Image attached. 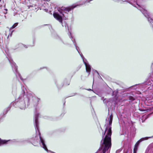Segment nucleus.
Returning a JSON list of instances; mask_svg holds the SVG:
<instances>
[{"label": "nucleus", "mask_w": 153, "mask_h": 153, "mask_svg": "<svg viewBox=\"0 0 153 153\" xmlns=\"http://www.w3.org/2000/svg\"><path fill=\"white\" fill-rule=\"evenodd\" d=\"M144 111V110H141V111Z\"/></svg>", "instance_id": "a211bd4d"}, {"label": "nucleus", "mask_w": 153, "mask_h": 153, "mask_svg": "<svg viewBox=\"0 0 153 153\" xmlns=\"http://www.w3.org/2000/svg\"><path fill=\"white\" fill-rule=\"evenodd\" d=\"M86 70L87 72H90L91 71V68L89 65L87 64L86 62L85 63Z\"/></svg>", "instance_id": "423d86ee"}, {"label": "nucleus", "mask_w": 153, "mask_h": 153, "mask_svg": "<svg viewBox=\"0 0 153 153\" xmlns=\"http://www.w3.org/2000/svg\"><path fill=\"white\" fill-rule=\"evenodd\" d=\"M7 141L5 140H2L0 138V145L4 144L7 142Z\"/></svg>", "instance_id": "1a4fd4ad"}, {"label": "nucleus", "mask_w": 153, "mask_h": 153, "mask_svg": "<svg viewBox=\"0 0 153 153\" xmlns=\"http://www.w3.org/2000/svg\"><path fill=\"white\" fill-rule=\"evenodd\" d=\"M107 129H108V128H107L105 129V131L104 134H105V133L106 131V130H107Z\"/></svg>", "instance_id": "f3484780"}, {"label": "nucleus", "mask_w": 153, "mask_h": 153, "mask_svg": "<svg viewBox=\"0 0 153 153\" xmlns=\"http://www.w3.org/2000/svg\"><path fill=\"white\" fill-rule=\"evenodd\" d=\"M113 119V116L111 115L110 116L109 120V121L108 124L110 126H111L112 123Z\"/></svg>", "instance_id": "6e6552de"}, {"label": "nucleus", "mask_w": 153, "mask_h": 153, "mask_svg": "<svg viewBox=\"0 0 153 153\" xmlns=\"http://www.w3.org/2000/svg\"><path fill=\"white\" fill-rule=\"evenodd\" d=\"M111 137H108L105 136L102 143L101 148L99 149V151H102L101 153H105L106 151L111 149Z\"/></svg>", "instance_id": "f257e3e1"}, {"label": "nucleus", "mask_w": 153, "mask_h": 153, "mask_svg": "<svg viewBox=\"0 0 153 153\" xmlns=\"http://www.w3.org/2000/svg\"><path fill=\"white\" fill-rule=\"evenodd\" d=\"M18 25L17 23H15L11 27H10V29H12L13 28H15Z\"/></svg>", "instance_id": "9d476101"}, {"label": "nucleus", "mask_w": 153, "mask_h": 153, "mask_svg": "<svg viewBox=\"0 0 153 153\" xmlns=\"http://www.w3.org/2000/svg\"><path fill=\"white\" fill-rule=\"evenodd\" d=\"M76 5H75L70 6L68 7H61L60 10H58V11L60 13L62 14L63 16H64V15L62 13V11H64L65 12H69L76 7Z\"/></svg>", "instance_id": "f03ea898"}, {"label": "nucleus", "mask_w": 153, "mask_h": 153, "mask_svg": "<svg viewBox=\"0 0 153 153\" xmlns=\"http://www.w3.org/2000/svg\"><path fill=\"white\" fill-rule=\"evenodd\" d=\"M148 19L149 21L151 23H153V20L150 18H148Z\"/></svg>", "instance_id": "ddd939ff"}, {"label": "nucleus", "mask_w": 153, "mask_h": 153, "mask_svg": "<svg viewBox=\"0 0 153 153\" xmlns=\"http://www.w3.org/2000/svg\"><path fill=\"white\" fill-rule=\"evenodd\" d=\"M54 18L59 21L61 24H62V17L59 15L57 13H53Z\"/></svg>", "instance_id": "7ed1b4c3"}, {"label": "nucleus", "mask_w": 153, "mask_h": 153, "mask_svg": "<svg viewBox=\"0 0 153 153\" xmlns=\"http://www.w3.org/2000/svg\"><path fill=\"white\" fill-rule=\"evenodd\" d=\"M131 153H132V152H131Z\"/></svg>", "instance_id": "6ab92c4d"}, {"label": "nucleus", "mask_w": 153, "mask_h": 153, "mask_svg": "<svg viewBox=\"0 0 153 153\" xmlns=\"http://www.w3.org/2000/svg\"><path fill=\"white\" fill-rule=\"evenodd\" d=\"M111 127L110 126L108 128L107 133L106 136H107L108 137H111Z\"/></svg>", "instance_id": "39448f33"}, {"label": "nucleus", "mask_w": 153, "mask_h": 153, "mask_svg": "<svg viewBox=\"0 0 153 153\" xmlns=\"http://www.w3.org/2000/svg\"><path fill=\"white\" fill-rule=\"evenodd\" d=\"M140 143V141H138L135 144V145L134 148V150H137V149L138 147V145H139Z\"/></svg>", "instance_id": "0eeeda50"}, {"label": "nucleus", "mask_w": 153, "mask_h": 153, "mask_svg": "<svg viewBox=\"0 0 153 153\" xmlns=\"http://www.w3.org/2000/svg\"><path fill=\"white\" fill-rule=\"evenodd\" d=\"M128 150H127L126 151H124L123 153H128Z\"/></svg>", "instance_id": "2eb2a0df"}, {"label": "nucleus", "mask_w": 153, "mask_h": 153, "mask_svg": "<svg viewBox=\"0 0 153 153\" xmlns=\"http://www.w3.org/2000/svg\"><path fill=\"white\" fill-rule=\"evenodd\" d=\"M38 132H39V138L40 139V137H41V133L39 131H38Z\"/></svg>", "instance_id": "4468645a"}, {"label": "nucleus", "mask_w": 153, "mask_h": 153, "mask_svg": "<svg viewBox=\"0 0 153 153\" xmlns=\"http://www.w3.org/2000/svg\"><path fill=\"white\" fill-rule=\"evenodd\" d=\"M144 11L146 12L145 13H146V14H145L144 13L145 16H147L148 17H149V16H150L149 13H148V12H147V11L146 10H145L144 9Z\"/></svg>", "instance_id": "9b49d317"}, {"label": "nucleus", "mask_w": 153, "mask_h": 153, "mask_svg": "<svg viewBox=\"0 0 153 153\" xmlns=\"http://www.w3.org/2000/svg\"><path fill=\"white\" fill-rule=\"evenodd\" d=\"M128 98L129 100H131L132 101L134 100H135L134 97L131 96H129Z\"/></svg>", "instance_id": "f8f14e48"}, {"label": "nucleus", "mask_w": 153, "mask_h": 153, "mask_svg": "<svg viewBox=\"0 0 153 153\" xmlns=\"http://www.w3.org/2000/svg\"><path fill=\"white\" fill-rule=\"evenodd\" d=\"M40 140L43 146V148L46 150H48L47 148L45 143L42 137L40 138Z\"/></svg>", "instance_id": "20e7f679"}, {"label": "nucleus", "mask_w": 153, "mask_h": 153, "mask_svg": "<svg viewBox=\"0 0 153 153\" xmlns=\"http://www.w3.org/2000/svg\"><path fill=\"white\" fill-rule=\"evenodd\" d=\"M137 151V150H133V153H136Z\"/></svg>", "instance_id": "dca6fc26"}]
</instances>
